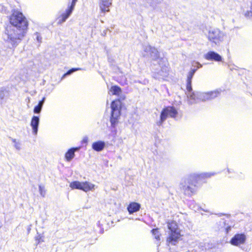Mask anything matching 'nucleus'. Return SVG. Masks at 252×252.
Returning <instances> with one entry per match:
<instances>
[{
    "label": "nucleus",
    "mask_w": 252,
    "mask_h": 252,
    "mask_svg": "<svg viewBox=\"0 0 252 252\" xmlns=\"http://www.w3.org/2000/svg\"><path fill=\"white\" fill-rule=\"evenodd\" d=\"M247 236L245 233H236L230 239L229 243L231 245L239 247L245 252H249L248 249L243 247L246 242Z\"/></svg>",
    "instance_id": "obj_9"
},
{
    "label": "nucleus",
    "mask_w": 252,
    "mask_h": 252,
    "mask_svg": "<svg viewBox=\"0 0 252 252\" xmlns=\"http://www.w3.org/2000/svg\"><path fill=\"white\" fill-rule=\"evenodd\" d=\"M204 58L207 60L214 62H221L223 59L219 54L214 51L208 52L204 55Z\"/></svg>",
    "instance_id": "obj_11"
},
{
    "label": "nucleus",
    "mask_w": 252,
    "mask_h": 252,
    "mask_svg": "<svg viewBox=\"0 0 252 252\" xmlns=\"http://www.w3.org/2000/svg\"><path fill=\"white\" fill-rule=\"evenodd\" d=\"M78 148H71L67 150L65 154V158L66 161H70L75 156V150Z\"/></svg>",
    "instance_id": "obj_18"
},
{
    "label": "nucleus",
    "mask_w": 252,
    "mask_h": 252,
    "mask_svg": "<svg viewBox=\"0 0 252 252\" xmlns=\"http://www.w3.org/2000/svg\"><path fill=\"white\" fill-rule=\"evenodd\" d=\"M178 114L177 109L173 106L164 107L161 110L160 118L156 123L158 126H161L165 121L168 117L175 119Z\"/></svg>",
    "instance_id": "obj_8"
},
{
    "label": "nucleus",
    "mask_w": 252,
    "mask_h": 252,
    "mask_svg": "<svg viewBox=\"0 0 252 252\" xmlns=\"http://www.w3.org/2000/svg\"><path fill=\"white\" fill-rule=\"evenodd\" d=\"M43 104L41 103V102L39 101L38 102V104H37V106H39L41 108H43Z\"/></svg>",
    "instance_id": "obj_39"
},
{
    "label": "nucleus",
    "mask_w": 252,
    "mask_h": 252,
    "mask_svg": "<svg viewBox=\"0 0 252 252\" xmlns=\"http://www.w3.org/2000/svg\"><path fill=\"white\" fill-rule=\"evenodd\" d=\"M141 205L137 202H132L129 204L127 207V210L129 214H133L139 211Z\"/></svg>",
    "instance_id": "obj_16"
},
{
    "label": "nucleus",
    "mask_w": 252,
    "mask_h": 252,
    "mask_svg": "<svg viewBox=\"0 0 252 252\" xmlns=\"http://www.w3.org/2000/svg\"><path fill=\"white\" fill-rule=\"evenodd\" d=\"M225 34L218 29H212L209 31L207 37L212 47L220 46L223 41Z\"/></svg>",
    "instance_id": "obj_7"
},
{
    "label": "nucleus",
    "mask_w": 252,
    "mask_h": 252,
    "mask_svg": "<svg viewBox=\"0 0 252 252\" xmlns=\"http://www.w3.org/2000/svg\"><path fill=\"white\" fill-rule=\"evenodd\" d=\"M110 91L111 92L112 95H119L122 93L121 88L118 85L112 86Z\"/></svg>",
    "instance_id": "obj_20"
},
{
    "label": "nucleus",
    "mask_w": 252,
    "mask_h": 252,
    "mask_svg": "<svg viewBox=\"0 0 252 252\" xmlns=\"http://www.w3.org/2000/svg\"><path fill=\"white\" fill-rule=\"evenodd\" d=\"M142 55L144 58L150 59L153 64H154V62H156L158 64L160 67V70L157 72L158 73H160L161 72L163 73V74H161V75H166L168 71L167 59L166 58L161 57L159 52L157 48L150 45H144Z\"/></svg>",
    "instance_id": "obj_4"
},
{
    "label": "nucleus",
    "mask_w": 252,
    "mask_h": 252,
    "mask_svg": "<svg viewBox=\"0 0 252 252\" xmlns=\"http://www.w3.org/2000/svg\"><path fill=\"white\" fill-rule=\"evenodd\" d=\"M187 75L186 89L187 91V97L189 98L188 103L189 104H192L196 103L198 100L205 101L211 100L218 96L221 92V89H217L213 91L208 92H200L193 91L192 88V79L198 69L201 68L202 65L198 62H194Z\"/></svg>",
    "instance_id": "obj_2"
},
{
    "label": "nucleus",
    "mask_w": 252,
    "mask_h": 252,
    "mask_svg": "<svg viewBox=\"0 0 252 252\" xmlns=\"http://www.w3.org/2000/svg\"><path fill=\"white\" fill-rule=\"evenodd\" d=\"M45 100H46V97L45 96L43 97L42 99L40 100L39 101L41 102V103H42L43 104L45 101Z\"/></svg>",
    "instance_id": "obj_38"
},
{
    "label": "nucleus",
    "mask_w": 252,
    "mask_h": 252,
    "mask_svg": "<svg viewBox=\"0 0 252 252\" xmlns=\"http://www.w3.org/2000/svg\"><path fill=\"white\" fill-rule=\"evenodd\" d=\"M106 146V143L104 141L98 140L93 143L92 145V149L97 152H101Z\"/></svg>",
    "instance_id": "obj_13"
},
{
    "label": "nucleus",
    "mask_w": 252,
    "mask_h": 252,
    "mask_svg": "<svg viewBox=\"0 0 252 252\" xmlns=\"http://www.w3.org/2000/svg\"><path fill=\"white\" fill-rule=\"evenodd\" d=\"M69 187L72 189H77L85 192H88L94 189V185L88 181L79 182L78 181H75L70 183Z\"/></svg>",
    "instance_id": "obj_10"
},
{
    "label": "nucleus",
    "mask_w": 252,
    "mask_h": 252,
    "mask_svg": "<svg viewBox=\"0 0 252 252\" xmlns=\"http://www.w3.org/2000/svg\"><path fill=\"white\" fill-rule=\"evenodd\" d=\"M77 1V0H72L70 4L67 7L73 11Z\"/></svg>",
    "instance_id": "obj_26"
},
{
    "label": "nucleus",
    "mask_w": 252,
    "mask_h": 252,
    "mask_svg": "<svg viewBox=\"0 0 252 252\" xmlns=\"http://www.w3.org/2000/svg\"><path fill=\"white\" fill-rule=\"evenodd\" d=\"M158 228H154L151 230L152 234L155 236V238L157 240H160V234Z\"/></svg>",
    "instance_id": "obj_23"
},
{
    "label": "nucleus",
    "mask_w": 252,
    "mask_h": 252,
    "mask_svg": "<svg viewBox=\"0 0 252 252\" xmlns=\"http://www.w3.org/2000/svg\"><path fill=\"white\" fill-rule=\"evenodd\" d=\"M83 70V69L79 67H74L69 69L66 73H64L62 76L61 79L63 80L65 78L66 76L70 75L76 71Z\"/></svg>",
    "instance_id": "obj_21"
},
{
    "label": "nucleus",
    "mask_w": 252,
    "mask_h": 252,
    "mask_svg": "<svg viewBox=\"0 0 252 252\" xmlns=\"http://www.w3.org/2000/svg\"><path fill=\"white\" fill-rule=\"evenodd\" d=\"M219 217H221L223 216H227V217H229L230 215L225 214L224 213H219L217 214Z\"/></svg>",
    "instance_id": "obj_35"
},
{
    "label": "nucleus",
    "mask_w": 252,
    "mask_h": 252,
    "mask_svg": "<svg viewBox=\"0 0 252 252\" xmlns=\"http://www.w3.org/2000/svg\"><path fill=\"white\" fill-rule=\"evenodd\" d=\"M21 144L19 142H17L16 143L14 144V147L18 150H20Z\"/></svg>",
    "instance_id": "obj_31"
},
{
    "label": "nucleus",
    "mask_w": 252,
    "mask_h": 252,
    "mask_svg": "<svg viewBox=\"0 0 252 252\" xmlns=\"http://www.w3.org/2000/svg\"><path fill=\"white\" fill-rule=\"evenodd\" d=\"M232 177H234V176H232V175H230V176H229V178H232Z\"/></svg>",
    "instance_id": "obj_44"
},
{
    "label": "nucleus",
    "mask_w": 252,
    "mask_h": 252,
    "mask_svg": "<svg viewBox=\"0 0 252 252\" xmlns=\"http://www.w3.org/2000/svg\"><path fill=\"white\" fill-rule=\"evenodd\" d=\"M42 109V108L36 105L34 107L33 112L35 114H39L41 113Z\"/></svg>",
    "instance_id": "obj_25"
},
{
    "label": "nucleus",
    "mask_w": 252,
    "mask_h": 252,
    "mask_svg": "<svg viewBox=\"0 0 252 252\" xmlns=\"http://www.w3.org/2000/svg\"><path fill=\"white\" fill-rule=\"evenodd\" d=\"M72 12L73 10L67 7V9L65 10V11L63 12L61 15V16L58 18V24L60 25L65 22L66 20L71 15Z\"/></svg>",
    "instance_id": "obj_14"
},
{
    "label": "nucleus",
    "mask_w": 252,
    "mask_h": 252,
    "mask_svg": "<svg viewBox=\"0 0 252 252\" xmlns=\"http://www.w3.org/2000/svg\"><path fill=\"white\" fill-rule=\"evenodd\" d=\"M227 172L229 174L235 173V171H234V170L233 169H230V168H227Z\"/></svg>",
    "instance_id": "obj_32"
},
{
    "label": "nucleus",
    "mask_w": 252,
    "mask_h": 252,
    "mask_svg": "<svg viewBox=\"0 0 252 252\" xmlns=\"http://www.w3.org/2000/svg\"><path fill=\"white\" fill-rule=\"evenodd\" d=\"M222 223V227H223L225 229V231L226 234H228L231 229L232 225H229L228 223H226V221L224 219H222V221H220V223Z\"/></svg>",
    "instance_id": "obj_22"
},
{
    "label": "nucleus",
    "mask_w": 252,
    "mask_h": 252,
    "mask_svg": "<svg viewBox=\"0 0 252 252\" xmlns=\"http://www.w3.org/2000/svg\"><path fill=\"white\" fill-rule=\"evenodd\" d=\"M99 7L103 13L109 11V7L112 4V0H99Z\"/></svg>",
    "instance_id": "obj_15"
},
{
    "label": "nucleus",
    "mask_w": 252,
    "mask_h": 252,
    "mask_svg": "<svg viewBox=\"0 0 252 252\" xmlns=\"http://www.w3.org/2000/svg\"><path fill=\"white\" fill-rule=\"evenodd\" d=\"M88 142V137L86 136L84 137L83 139L81 141V144H87Z\"/></svg>",
    "instance_id": "obj_30"
},
{
    "label": "nucleus",
    "mask_w": 252,
    "mask_h": 252,
    "mask_svg": "<svg viewBox=\"0 0 252 252\" xmlns=\"http://www.w3.org/2000/svg\"><path fill=\"white\" fill-rule=\"evenodd\" d=\"M39 122V116L34 115L32 117L30 126L32 129V133L34 135H36L37 134Z\"/></svg>",
    "instance_id": "obj_12"
},
{
    "label": "nucleus",
    "mask_w": 252,
    "mask_h": 252,
    "mask_svg": "<svg viewBox=\"0 0 252 252\" xmlns=\"http://www.w3.org/2000/svg\"><path fill=\"white\" fill-rule=\"evenodd\" d=\"M10 25L5 29L2 37L10 49L15 48L25 36L28 28V22L21 12L15 9L10 16Z\"/></svg>",
    "instance_id": "obj_1"
},
{
    "label": "nucleus",
    "mask_w": 252,
    "mask_h": 252,
    "mask_svg": "<svg viewBox=\"0 0 252 252\" xmlns=\"http://www.w3.org/2000/svg\"><path fill=\"white\" fill-rule=\"evenodd\" d=\"M238 67L234 65V66L231 67L229 66V69L232 71L233 70H238Z\"/></svg>",
    "instance_id": "obj_34"
},
{
    "label": "nucleus",
    "mask_w": 252,
    "mask_h": 252,
    "mask_svg": "<svg viewBox=\"0 0 252 252\" xmlns=\"http://www.w3.org/2000/svg\"><path fill=\"white\" fill-rule=\"evenodd\" d=\"M9 95V92L5 89H0V105L5 102Z\"/></svg>",
    "instance_id": "obj_19"
},
{
    "label": "nucleus",
    "mask_w": 252,
    "mask_h": 252,
    "mask_svg": "<svg viewBox=\"0 0 252 252\" xmlns=\"http://www.w3.org/2000/svg\"><path fill=\"white\" fill-rule=\"evenodd\" d=\"M45 100H46V97L45 96L43 97L42 99L40 100L39 101L41 102V103H42L43 104L45 101Z\"/></svg>",
    "instance_id": "obj_37"
},
{
    "label": "nucleus",
    "mask_w": 252,
    "mask_h": 252,
    "mask_svg": "<svg viewBox=\"0 0 252 252\" xmlns=\"http://www.w3.org/2000/svg\"><path fill=\"white\" fill-rule=\"evenodd\" d=\"M100 233L102 234L104 232L103 229H101L100 231Z\"/></svg>",
    "instance_id": "obj_43"
},
{
    "label": "nucleus",
    "mask_w": 252,
    "mask_h": 252,
    "mask_svg": "<svg viewBox=\"0 0 252 252\" xmlns=\"http://www.w3.org/2000/svg\"><path fill=\"white\" fill-rule=\"evenodd\" d=\"M44 237L42 236L39 235L38 237L36 238V241L37 244H39L41 242H43Z\"/></svg>",
    "instance_id": "obj_28"
},
{
    "label": "nucleus",
    "mask_w": 252,
    "mask_h": 252,
    "mask_svg": "<svg viewBox=\"0 0 252 252\" xmlns=\"http://www.w3.org/2000/svg\"><path fill=\"white\" fill-rule=\"evenodd\" d=\"M194 202V201L193 200V201H191L190 202V204H189V206H190V207H191L192 205H193Z\"/></svg>",
    "instance_id": "obj_41"
},
{
    "label": "nucleus",
    "mask_w": 252,
    "mask_h": 252,
    "mask_svg": "<svg viewBox=\"0 0 252 252\" xmlns=\"http://www.w3.org/2000/svg\"><path fill=\"white\" fill-rule=\"evenodd\" d=\"M154 3H159L161 0H151Z\"/></svg>",
    "instance_id": "obj_36"
},
{
    "label": "nucleus",
    "mask_w": 252,
    "mask_h": 252,
    "mask_svg": "<svg viewBox=\"0 0 252 252\" xmlns=\"http://www.w3.org/2000/svg\"><path fill=\"white\" fill-rule=\"evenodd\" d=\"M245 16L246 17H247V18L252 17V10L251 9L250 11H247L245 13Z\"/></svg>",
    "instance_id": "obj_29"
},
{
    "label": "nucleus",
    "mask_w": 252,
    "mask_h": 252,
    "mask_svg": "<svg viewBox=\"0 0 252 252\" xmlns=\"http://www.w3.org/2000/svg\"><path fill=\"white\" fill-rule=\"evenodd\" d=\"M209 251V244L200 242L192 250V252H207Z\"/></svg>",
    "instance_id": "obj_17"
},
{
    "label": "nucleus",
    "mask_w": 252,
    "mask_h": 252,
    "mask_svg": "<svg viewBox=\"0 0 252 252\" xmlns=\"http://www.w3.org/2000/svg\"><path fill=\"white\" fill-rule=\"evenodd\" d=\"M196 209L197 210H199V209L202 210L203 211H204V212H208V211H207V210H204V209H202L201 207H199V206H196V207H195V206H193V208H192V209H193V210H195V209Z\"/></svg>",
    "instance_id": "obj_33"
},
{
    "label": "nucleus",
    "mask_w": 252,
    "mask_h": 252,
    "mask_svg": "<svg viewBox=\"0 0 252 252\" xmlns=\"http://www.w3.org/2000/svg\"><path fill=\"white\" fill-rule=\"evenodd\" d=\"M220 172L192 173L188 174L182 179L180 183V189L184 195L191 197L196 193L198 188L205 182L206 179Z\"/></svg>",
    "instance_id": "obj_3"
},
{
    "label": "nucleus",
    "mask_w": 252,
    "mask_h": 252,
    "mask_svg": "<svg viewBox=\"0 0 252 252\" xmlns=\"http://www.w3.org/2000/svg\"><path fill=\"white\" fill-rule=\"evenodd\" d=\"M121 105L122 102L119 99L113 100L111 104V112L109 120L110 126L108 128L114 137L117 133V126L121 115Z\"/></svg>",
    "instance_id": "obj_5"
},
{
    "label": "nucleus",
    "mask_w": 252,
    "mask_h": 252,
    "mask_svg": "<svg viewBox=\"0 0 252 252\" xmlns=\"http://www.w3.org/2000/svg\"><path fill=\"white\" fill-rule=\"evenodd\" d=\"M39 191L40 195L44 197V196L45 195V191L44 190V187L41 186V185H39Z\"/></svg>",
    "instance_id": "obj_27"
},
{
    "label": "nucleus",
    "mask_w": 252,
    "mask_h": 252,
    "mask_svg": "<svg viewBox=\"0 0 252 252\" xmlns=\"http://www.w3.org/2000/svg\"><path fill=\"white\" fill-rule=\"evenodd\" d=\"M97 224L98 226L100 227V223L99 221L97 222Z\"/></svg>",
    "instance_id": "obj_42"
},
{
    "label": "nucleus",
    "mask_w": 252,
    "mask_h": 252,
    "mask_svg": "<svg viewBox=\"0 0 252 252\" xmlns=\"http://www.w3.org/2000/svg\"><path fill=\"white\" fill-rule=\"evenodd\" d=\"M9 138L11 140L13 143L14 144L17 142L16 139L11 138V137H9Z\"/></svg>",
    "instance_id": "obj_40"
},
{
    "label": "nucleus",
    "mask_w": 252,
    "mask_h": 252,
    "mask_svg": "<svg viewBox=\"0 0 252 252\" xmlns=\"http://www.w3.org/2000/svg\"><path fill=\"white\" fill-rule=\"evenodd\" d=\"M168 228L169 230V236L167 238L168 245H176L181 237L180 231L177 223L175 221L168 222Z\"/></svg>",
    "instance_id": "obj_6"
},
{
    "label": "nucleus",
    "mask_w": 252,
    "mask_h": 252,
    "mask_svg": "<svg viewBox=\"0 0 252 252\" xmlns=\"http://www.w3.org/2000/svg\"><path fill=\"white\" fill-rule=\"evenodd\" d=\"M33 38L39 43H41L42 42V38L40 33L36 32L35 33H34Z\"/></svg>",
    "instance_id": "obj_24"
}]
</instances>
